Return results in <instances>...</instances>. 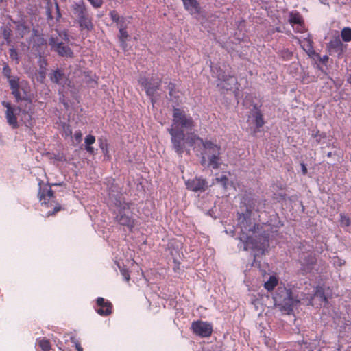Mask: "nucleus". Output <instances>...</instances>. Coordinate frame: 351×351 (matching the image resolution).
Wrapping results in <instances>:
<instances>
[{"instance_id":"obj_1","label":"nucleus","mask_w":351,"mask_h":351,"mask_svg":"<svg viewBox=\"0 0 351 351\" xmlns=\"http://www.w3.org/2000/svg\"><path fill=\"white\" fill-rule=\"evenodd\" d=\"M195 126L193 118L179 108H174L173 120L169 132L171 136V143L175 152L182 156L184 151V129L191 130Z\"/></svg>"},{"instance_id":"obj_2","label":"nucleus","mask_w":351,"mask_h":351,"mask_svg":"<svg viewBox=\"0 0 351 351\" xmlns=\"http://www.w3.org/2000/svg\"><path fill=\"white\" fill-rule=\"evenodd\" d=\"M239 223L235 228L240 232L239 240L243 243V250H257L263 252L267 245L265 237L260 235L256 229V226L250 219L240 217Z\"/></svg>"},{"instance_id":"obj_3","label":"nucleus","mask_w":351,"mask_h":351,"mask_svg":"<svg viewBox=\"0 0 351 351\" xmlns=\"http://www.w3.org/2000/svg\"><path fill=\"white\" fill-rule=\"evenodd\" d=\"M221 147L210 141H205L204 149L201 153L200 162L203 166L218 169L222 164Z\"/></svg>"},{"instance_id":"obj_4","label":"nucleus","mask_w":351,"mask_h":351,"mask_svg":"<svg viewBox=\"0 0 351 351\" xmlns=\"http://www.w3.org/2000/svg\"><path fill=\"white\" fill-rule=\"evenodd\" d=\"M275 306L289 313L299 303V300L292 296L291 290L285 287H278L273 297Z\"/></svg>"},{"instance_id":"obj_5","label":"nucleus","mask_w":351,"mask_h":351,"mask_svg":"<svg viewBox=\"0 0 351 351\" xmlns=\"http://www.w3.org/2000/svg\"><path fill=\"white\" fill-rule=\"evenodd\" d=\"M191 329L193 333L202 337H208L213 332V326L210 324L199 320L192 323Z\"/></svg>"},{"instance_id":"obj_6","label":"nucleus","mask_w":351,"mask_h":351,"mask_svg":"<svg viewBox=\"0 0 351 351\" xmlns=\"http://www.w3.org/2000/svg\"><path fill=\"white\" fill-rule=\"evenodd\" d=\"M2 104L6 108L5 114L8 123L12 127V128H17L19 127L17 114L19 112H21L19 106L17 108H14L7 101H3Z\"/></svg>"},{"instance_id":"obj_7","label":"nucleus","mask_w":351,"mask_h":351,"mask_svg":"<svg viewBox=\"0 0 351 351\" xmlns=\"http://www.w3.org/2000/svg\"><path fill=\"white\" fill-rule=\"evenodd\" d=\"M19 108L21 110L23 117L21 121L27 127H32L34 125L32 119V114L34 113V105L32 101H27V104L23 106V104H20Z\"/></svg>"},{"instance_id":"obj_8","label":"nucleus","mask_w":351,"mask_h":351,"mask_svg":"<svg viewBox=\"0 0 351 351\" xmlns=\"http://www.w3.org/2000/svg\"><path fill=\"white\" fill-rule=\"evenodd\" d=\"M186 189L194 191H204L207 188V182L201 178H195L185 182Z\"/></svg>"},{"instance_id":"obj_9","label":"nucleus","mask_w":351,"mask_h":351,"mask_svg":"<svg viewBox=\"0 0 351 351\" xmlns=\"http://www.w3.org/2000/svg\"><path fill=\"white\" fill-rule=\"evenodd\" d=\"M184 145H188L194 149H198L200 147L204 149L205 141L195 132H188L186 135L184 134Z\"/></svg>"},{"instance_id":"obj_10","label":"nucleus","mask_w":351,"mask_h":351,"mask_svg":"<svg viewBox=\"0 0 351 351\" xmlns=\"http://www.w3.org/2000/svg\"><path fill=\"white\" fill-rule=\"evenodd\" d=\"M120 205L117 207V210L116 211L118 212L117 215L116 219L117 221L123 226H125L128 228H132L134 226L133 220L125 213H122V210H125L126 207H128L126 204H123V206L121 205V202H119Z\"/></svg>"},{"instance_id":"obj_11","label":"nucleus","mask_w":351,"mask_h":351,"mask_svg":"<svg viewBox=\"0 0 351 351\" xmlns=\"http://www.w3.org/2000/svg\"><path fill=\"white\" fill-rule=\"evenodd\" d=\"M39 198L42 204L46 205L47 206H49V204H50L51 206H53L54 197L50 186H46L43 188H40Z\"/></svg>"},{"instance_id":"obj_12","label":"nucleus","mask_w":351,"mask_h":351,"mask_svg":"<svg viewBox=\"0 0 351 351\" xmlns=\"http://www.w3.org/2000/svg\"><path fill=\"white\" fill-rule=\"evenodd\" d=\"M49 44L59 55L65 57L72 56L73 52L70 48L64 44L58 43L54 38H50Z\"/></svg>"},{"instance_id":"obj_13","label":"nucleus","mask_w":351,"mask_h":351,"mask_svg":"<svg viewBox=\"0 0 351 351\" xmlns=\"http://www.w3.org/2000/svg\"><path fill=\"white\" fill-rule=\"evenodd\" d=\"M289 23L291 24L293 28L298 32H303L304 31V26L303 19L301 15L296 12H292L289 14Z\"/></svg>"},{"instance_id":"obj_14","label":"nucleus","mask_w":351,"mask_h":351,"mask_svg":"<svg viewBox=\"0 0 351 351\" xmlns=\"http://www.w3.org/2000/svg\"><path fill=\"white\" fill-rule=\"evenodd\" d=\"M97 305L96 311L100 315L106 316L111 313L112 304L104 298L99 297L97 299Z\"/></svg>"},{"instance_id":"obj_15","label":"nucleus","mask_w":351,"mask_h":351,"mask_svg":"<svg viewBox=\"0 0 351 351\" xmlns=\"http://www.w3.org/2000/svg\"><path fill=\"white\" fill-rule=\"evenodd\" d=\"M9 83L12 90V93L14 95L16 99H19L20 98H25L26 97V92L25 90L23 94L20 92V85L19 84L17 78H10L9 80Z\"/></svg>"},{"instance_id":"obj_16","label":"nucleus","mask_w":351,"mask_h":351,"mask_svg":"<svg viewBox=\"0 0 351 351\" xmlns=\"http://www.w3.org/2000/svg\"><path fill=\"white\" fill-rule=\"evenodd\" d=\"M139 83L145 88L147 95L149 97H152L154 95L159 86V82H158L152 85L151 83L148 82L147 79L145 77H141Z\"/></svg>"},{"instance_id":"obj_17","label":"nucleus","mask_w":351,"mask_h":351,"mask_svg":"<svg viewBox=\"0 0 351 351\" xmlns=\"http://www.w3.org/2000/svg\"><path fill=\"white\" fill-rule=\"evenodd\" d=\"M299 43L301 47L311 56L315 54V52L313 47V42L309 36L299 39Z\"/></svg>"},{"instance_id":"obj_18","label":"nucleus","mask_w":351,"mask_h":351,"mask_svg":"<svg viewBox=\"0 0 351 351\" xmlns=\"http://www.w3.org/2000/svg\"><path fill=\"white\" fill-rule=\"evenodd\" d=\"M72 8L73 10V14L77 17V19L81 18L85 16L86 14H88L84 5V3L82 1H79L73 3L72 5Z\"/></svg>"},{"instance_id":"obj_19","label":"nucleus","mask_w":351,"mask_h":351,"mask_svg":"<svg viewBox=\"0 0 351 351\" xmlns=\"http://www.w3.org/2000/svg\"><path fill=\"white\" fill-rule=\"evenodd\" d=\"M51 80L55 83L64 86L68 82L67 77L59 70L55 71L50 76Z\"/></svg>"},{"instance_id":"obj_20","label":"nucleus","mask_w":351,"mask_h":351,"mask_svg":"<svg viewBox=\"0 0 351 351\" xmlns=\"http://www.w3.org/2000/svg\"><path fill=\"white\" fill-rule=\"evenodd\" d=\"M78 22L80 24V27L82 29H87L88 31L91 30L93 27L91 19L89 16V14H87L85 16L79 18Z\"/></svg>"},{"instance_id":"obj_21","label":"nucleus","mask_w":351,"mask_h":351,"mask_svg":"<svg viewBox=\"0 0 351 351\" xmlns=\"http://www.w3.org/2000/svg\"><path fill=\"white\" fill-rule=\"evenodd\" d=\"M184 8L191 14L198 12V3L196 0H182Z\"/></svg>"},{"instance_id":"obj_22","label":"nucleus","mask_w":351,"mask_h":351,"mask_svg":"<svg viewBox=\"0 0 351 351\" xmlns=\"http://www.w3.org/2000/svg\"><path fill=\"white\" fill-rule=\"evenodd\" d=\"M95 142V137L91 134L87 135L84 139L85 149L90 154H93L95 153L94 148L91 146V145H93Z\"/></svg>"},{"instance_id":"obj_23","label":"nucleus","mask_w":351,"mask_h":351,"mask_svg":"<svg viewBox=\"0 0 351 351\" xmlns=\"http://www.w3.org/2000/svg\"><path fill=\"white\" fill-rule=\"evenodd\" d=\"M278 278L276 276H270L269 278L266 282H265L264 287L269 291H272L274 289V287L278 285Z\"/></svg>"},{"instance_id":"obj_24","label":"nucleus","mask_w":351,"mask_h":351,"mask_svg":"<svg viewBox=\"0 0 351 351\" xmlns=\"http://www.w3.org/2000/svg\"><path fill=\"white\" fill-rule=\"evenodd\" d=\"M36 345L43 351H49L51 349V345L47 339H42L37 341Z\"/></svg>"},{"instance_id":"obj_25","label":"nucleus","mask_w":351,"mask_h":351,"mask_svg":"<svg viewBox=\"0 0 351 351\" xmlns=\"http://www.w3.org/2000/svg\"><path fill=\"white\" fill-rule=\"evenodd\" d=\"M253 116L254 117L256 126L258 128L262 127L264 125V120L261 112L259 110H256L254 112Z\"/></svg>"},{"instance_id":"obj_26","label":"nucleus","mask_w":351,"mask_h":351,"mask_svg":"<svg viewBox=\"0 0 351 351\" xmlns=\"http://www.w3.org/2000/svg\"><path fill=\"white\" fill-rule=\"evenodd\" d=\"M24 90L26 92V97L25 98H20L19 99H16L17 101L21 100L22 102L21 104H23V106L27 104V101H32L31 99L29 97V87L28 86H22V85H20V92L23 94L24 93Z\"/></svg>"},{"instance_id":"obj_27","label":"nucleus","mask_w":351,"mask_h":351,"mask_svg":"<svg viewBox=\"0 0 351 351\" xmlns=\"http://www.w3.org/2000/svg\"><path fill=\"white\" fill-rule=\"evenodd\" d=\"M342 40L345 42L351 41V28L344 27L341 32Z\"/></svg>"},{"instance_id":"obj_28","label":"nucleus","mask_w":351,"mask_h":351,"mask_svg":"<svg viewBox=\"0 0 351 351\" xmlns=\"http://www.w3.org/2000/svg\"><path fill=\"white\" fill-rule=\"evenodd\" d=\"M110 18L111 19L114 21V22H116L118 25H120V24H122V21H123V19H120L119 18V16L118 14V13L113 10V11H111L110 12Z\"/></svg>"},{"instance_id":"obj_29","label":"nucleus","mask_w":351,"mask_h":351,"mask_svg":"<svg viewBox=\"0 0 351 351\" xmlns=\"http://www.w3.org/2000/svg\"><path fill=\"white\" fill-rule=\"evenodd\" d=\"M315 296L320 298L322 301H326V298L325 297L323 289L321 287H317L315 292Z\"/></svg>"},{"instance_id":"obj_30","label":"nucleus","mask_w":351,"mask_h":351,"mask_svg":"<svg viewBox=\"0 0 351 351\" xmlns=\"http://www.w3.org/2000/svg\"><path fill=\"white\" fill-rule=\"evenodd\" d=\"M340 224L341 226L348 227L350 224V220L349 217L344 215H341Z\"/></svg>"},{"instance_id":"obj_31","label":"nucleus","mask_w":351,"mask_h":351,"mask_svg":"<svg viewBox=\"0 0 351 351\" xmlns=\"http://www.w3.org/2000/svg\"><path fill=\"white\" fill-rule=\"evenodd\" d=\"M120 28H119V34H120V38L121 40H125L128 37V33L125 27H123V24H120Z\"/></svg>"},{"instance_id":"obj_32","label":"nucleus","mask_w":351,"mask_h":351,"mask_svg":"<svg viewBox=\"0 0 351 351\" xmlns=\"http://www.w3.org/2000/svg\"><path fill=\"white\" fill-rule=\"evenodd\" d=\"M83 80H85V82L86 83H88V84H90L91 86L97 84V82L94 80H93L91 78V77L86 72H84V79Z\"/></svg>"},{"instance_id":"obj_33","label":"nucleus","mask_w":351,"mask_h":351,"mask_svg":"<svg viewBox=\"0 0 351 351\" xmlns=\"http://www.w3.org/2000/svg\"><path fill=\"white\" fill-rule=\"evenodd\" d=\"M90 4L96 8H100L102 5V0H88Z\"/></svg>"},{"instance_id":"obj_34","label":"nucleus","mask_w":351,"mask_h":351,"mask_svg":"<svg viewBox=\"0 0 351 351\" xmlns=\"http://www.w3.org/2000/svg\"><path fill=\"white\" fill-rule=\"evenodd\" d=\"M120 271H121V275L123 276V279L128 282L129 280H130V274H129V272L127 269H120Z\"/></svg>"},{"instance_id":"obj_35","label":"nucleus","mask_w":351,"mask_h":351,"mask_svg":"<svg viewBox=\"0 0 351 351\" xmlns=\"http://www.w3.org/2000/svg\"><path fill=\"white\" fill-rule=\"evenodd\" d=\"M99 143L100 148L103 151V153L104 154L107 153V152H108V150H107V143H106V141H104L101 139H99Z\"/></svg>"},{"instance_id":"obj_36","label":"nucleus","mask_w":351,"mask_h":351,"mask_svg":"<svg viewBox=\"0 0 351 351\" xmlns=\"http://www.w3.org/2000/svg\"><path fill=\"white\" fill-rule=\"evenodd\" d=\"M217 180L219 182L224 188H227L228 180L226 176H221V178H217Z\"/></svg>"},{"instance_id":"obj_37","label":"nucleus","mask_w":351,"mask_h":351,"mask_svg":"<svg viewBox=\"0 0 351 351\" xmlns=\"http://www.w3.org/2000/svg\"><path fill=\"white\" fill-rule=\"evenodd\" d=\"M291 56H292V53L289 50L285 49V50L282 51V56L285 59L289 60L291 58Z\"/></svg>"},{"instance_id":"obj_38","label":"nucleus","mask_w":351,"mask_h":351,"mask_svg":"<svg viewBox=\"0 0 351 351\" xmlns=\"http://www.w3.org/2000/svg\"><path fill=\"white\" fill-rule=\"evenodd\" d=\"M219 79H220L224 82L227 81V80H230V84L236 83V79L234 77H229L228 78H227L226 76H222L221 77L220 76H219Z\"/></svg>"},{"instance_id":"obj_39","label":"nucleus","mask_w":351,"mask_h":351,"mask_svg":"<svg viewBox=\"0 0 351 351\" xmlns=\"http://www.w3.org/2000/svg\"><path fill=\"white\" fill-rule=\"evenodd\" d=\"M10 56L12 60H17L18 54L14 49H10Z\"/></svg>"},{"instance_id":"obj_40","label":"nucleus","mask_w":351,"mask_h":351,"mask_svg":"<svg viewBox=\"0 0 351 351\" xmlns=\"http://www.w3.org/2000/svg\"><path fill=\"white\" fill-rule=\"evenodd\" d=\"M74 138L77 142L80 143L82 141V134L80 131H77L74 134Z\"/></svg>"},{"instance_id":"obj_41","label":"nucleus","mask_w":351,"mask_h":351,"mask_svg":"<svg viewBox=\"0 0 351 351\" xmlns=\"http://www.w3.org/2000/svg\"><path fill=\"white\" fill-rule=\"evenodd\" d=\"M64 134L66 136H69L71 135L72 131L69 126L64 128Z\"/></svg>"},{"instance_id":"obj_42","label":"nucleus","mask_w":351,"mask_h":351,"mask_svg":"<svg viewBox=\"0 0 351 351\" xmlns=\"http://www.w3.org/2000/svg\"><path fill=\"white\" fill-rule=\"evenodd\" d=\"M60 210V206H55L53 208V211L52 213L49 212L47 215L54 214V213H57L58 211H59Z\"/></svg>"},{"instance_id":"obj_43","label":"nucleus","mask_w":351,"mask_h":351,"mask_svg":"<svg viewBox=\"0 0 351 351\" xmlns=\"http://www.w3.org/2000/svg\"><path fill=\"white\" fill-rule=\"evenodd\" d=\"M10 36V33L8 31L4 29L3 31V36L5 40H8Z\"/></svg>"},{"instance_id":"obj_44","label":"nucleus","mask_w":351,"mask_h":351,"mask_svg":"<svg viewBox=\"0 0 351 351\" xmlns=\"http://www.w3.org/2000/svg\"><path fill=\"white\" fill-rule=\"evenodd\" d=\"M302 171L303 174H306L307 172V169L304 164H302Z\"/></svg>"},{"instance_id":"obj_45","label":"nucleus","mask_w":351,"mask_h":351,"mask_svg":"<svg viewBox=\"0 0 351 351\" xmlns=\"http://www.w3.org/2000/svg\"><path fill=\"white\" fill-rule=\"evenodd\" d=\"M75 348H76L77 351H83L82 348L81 347V346L78 343H75Z\"/></svg>"},{"instance_id":"obj_46","label":"nucleus","mask_w":351,"mask_h":351,"mask_svg":"<svg viewBox=\"0 0 351 351\" xmlns=\"http://www.w3.org/2000/svg\"><path fill=\"white\" fill-rule=\"evenodd\" d=\"M56 11H57L58 17H60V10H59V6H58V4L57 3H56Z\"/></svg>"},{"instance_id":"obj_47","label":"nucleus","mask_w":351,"mask_h":351,"mask_svg":"<svg viewBox=\"0 0 351 351\" xmlns=\"http://www.w3.org/2000/svg\"><path fill=\"white\" fill-rule=\"evenodd\" d=\"M47 15H48V18L49 19H52V15H51V12L50 10H48L47 11Z\"/></svg>"},{"instance_id":"obj_48","label":"nucleus","mask_w":351,"mask_h":351,"mask_svg":"<svg viewBox=\"0 0 351 351\" xmlns=\"http://www.w3.org/2000/svg\"><path fill=\"white\" fill-rule=\"evenodd\" d=\"M314 262V260L313 258H311V264H312Z\"/></svg>"},{"instance_id":"obj_49","label":"nucleus","mask_w":351,"mask_h":351,"mask_svg":"<svg viewBox=\"0 0 351 351\" xmlns=\"http://www.w3.org/2000/svg\"><path fill=\"white\" fill-rule=\"evenodd\" d=\"M326 59H328V57H327V56H325V57L324 58V60H326Z\"/></svg>"},{"instance_id":"obj_50","label":"nucleus","mask_w":351,"mask_h":351,"mask_svg":"<svg viewBox=\"0 0 351 351\" xmlns=\"http://www.w3.org/2000/svg\"><path fill=\"white\" fill-rule=\"evenodd\" d=\"M169 94H170L171 95H172V90H170Z\"/></svg>"},{"instance_id":"obj_51","label":"nucleus","mask_w":351,"mask_h":351,"mask_svg":"<svg viewBox=\"0 0 351 351\" xmlns=\"http://www.w3.org/2000/svg\"><path fill=\"white\" fill-rule=\"evenodd\" d=\"M3 1H4V0H0V2L1 3V2H3Z\"/></svg>"}]
</instances>
